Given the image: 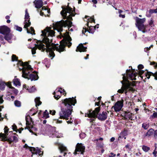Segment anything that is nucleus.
Masks as SVG:
<instances>
[{
    "instance_id": "nucleus-1",
    "label": "nucleus",
    "mask_w": 157,
    "mask_h": 157,
    "mask_svg": "<svg viewBox=\"0 0 157 157\" xmlns=\"http://www.w3.org/2000/svg\"><path fill=\"white\" fill-rule=\"evenodd\" d=\"M62 10L60 13L64 19H67L65 21L62 20L55 24H53L54 29L57 30L58 32L61 33L63 31V27L68 26V29L72 26V23L71 21L73 20L72 17L75 16V10H72V8L69 6V3L67 6H62Z\"/></svg>"
},
{
    "instance_id": "nucleus-2",
    "label": "nucleus",
    "mask_w": 157,
    "mask_h": 157,
    "mask_svg": "<svg viewBox=\"0 0 157 157\" xmlns=\"http://www.w3.org/2000/svg\"><path fill=\"white\" fill-rule=\"evenodd\" d=\"M75 98H66L62 100V103L63 105L61 108V111L59 113L60 119L66 120L69 119L73 111V106H74L77 103V101Z\"/></svg>"
},
{
    "instance_id": "nucleus-3",
    "label": "nucleus",
    "mask_w": 157,
    "mask_h": 157,
    "mask_svg": "<svg viewBox=\"0 0 157 157\" xmlns=\"http://www.w3.org/2000/svg\"><path fill=\"white\" fill-rule=\"evenodd\" d=\"M125 73L122 74L123 76V80L121 81V82L122 84V86L121 89L118 90L117 92L119 93L122 94L125 90V94L128 92L134 93L135 91V89L133 87L136 86L135 82L128 81L125 75Z\"/></svg>"
},
{
    "instance_id": "nucleus-4",
    "label": "nucleus",
    "mask_w": 157,
    "mask_h": 157,
    "mask_svg": "<svg viewBox=\"0 0 157 157\" xmlns=\"http://www.w3.org/2000/svg\"><path fill=\"white\" fill-rule=\"evenodd\" d=\"M51 28L47 27L43 31H42V34L41 35L44 36V38L43 40V43L45 44L48 43H51L52 41V39H49L48 37L49 36L52 37L55 36V31L51 29Z\"/></svg>"
},
{
    "instance_id": "nucleus-5",
    "label": "nucleus",
    "mask_w": 157,
    "mask_h": 157,
    "mask_svg": "<svg viewBox=\"0 0 157 157\" xmlns=\"http://www.w3.org/2000/svg\"><path fill=\"white\" fill-rule=\"evenodd\" d=\"M46 44V47H47V49H46L47 52H49V56L50 57H52V59L55 56L54 52V51L56 50L57 51L61 53V52L64 51H63V49L60 47L59 46H58V44H55L53 43L51 44L48 43L45 44Z\"/></svg>"
},
{
    "instance_id": "nucleus-6",
    "label": "nucleus",
    "mask_w": 157,
    "mask_h": 157,
    "mask_svg": "<svg viewBox=\"0 0 157 157\" xmlns=\"http://www.w3.org/2000/svg\"><path fill=\"white\" fill-rule=\"evenodd\" d=\"M145 21V19L144 18H140L137 17L136 20V25L139 30L141 31L143 33L147 32L146 30L147 26L144 25V23Z\"/></svg>"
},
{
    "instance_id": "nucleus-7",
    "label": "nucleus",
    "mask_w": 157,
    "mask_h": 157,
    "mask_svg": "<svg viewBox=\"0 0 157 157\" xmlns=\"http://www.w3.org/2000/svg\"><path fill=\"white\" fill-rule=\"evenodd\" d=\"M71 37L69 35H68V36L64 38L60 42V44L59 46L62 48V49H63V51H66L65 47L66 46H68V48H70L71 46L72 43L71 42Z\"/></svg>"
},
{
    "instance_id": "nucleus-8",
    "label": "nucleus",
    "mask_w": 157,
    "mask_h": 157,
    "mask_svg": "<svg viewBox=\"0 0 157 157\" xmlns=\"http://www.w3.org/2000/svg\"><path fill=\"white\" fill-rule=\"evenodd\" d=\"M100 110V106L95 108L94 110L93 111L92 109L88 110V113L85 114V117H93L94 118H97L98 114Z\"/></svg>"
},
{
    "instance_id": "nucleus-9",
    "label": "nucleus",
    "mask_w": 157,
    "mask_h": 157,
    "mask_svg": "<svg viewBox=\"0 0 157 157\" xmlns=\"http://www.w3.org/2000/svg\"><path fill=\"white\" fill-rule=\"evenodd\" d=\"M150 65H154V68L155 69L157 68V63L154 61L151 62ZM146 71H147V72L145 74V76L147 78L149 79L150 78V76L152 75L154 77V78L155 80H157V71L155 73H153L152 72L148 71L147 70H146Z\"/></svg>"
},
{
    "instance_id": "nucleus-10",
    "label": "nucleus",
    "mask_w": 157,
    "mask_h": 157,
    "mask_svg": "<svg viewBox=\"0 0 157 157\" xmlns=\"http://www.w3.org/2000/svg\"><path fill=\"white\" fill-rule=\"evenodd\" d=\"M123 106V100L117 101L114 104V106H112L111 109L114 108L115 111L116 112L120 111Z\"/></svg>"
},
{
    "instance_id": "nucleus-11",
    "label": "nucleus",
    "mask_w": 157,
    "mask_h": 157,
    "mask_svg": "<svg viewBox=\"0 0 157 157\" xmlns=\"http://www.w3.org/2000/svg\"><path fill=\"white\" fill-rule=\"evenodd\" d=\"M85 149V147L83 146L82 143H78L77 144L75 147V149L74 154L76 155L77 154V152H81L82 154H83Z\"/></svg>"
},
{
    "instance_id": "nucleus-12",
    "label": "nucleus",
    "mask_w": 157,
    "mask_h": 157,
    "mask_svg": "<svg viewBox=\"0 0 157 157\" xmlns=\"http://www.w3.org/2000/svg\"><path fill=\"white\" fill-rule=\"evenodd\" d=\"M55 144L56 146H58V148L60 151V153H62L63 152L64 154L63 155L64 156H65L67 154V152L68 151V150L67 148L63 144L60 143H56Z\"/></svg>"
},
{
    "instance_id": "nucleus-13",
    "label": "nucleus",
    "mask_w": 157,
    "mask_h": 157,
    "mask_svg": "<svg viewBox=\"0 0 157 157\" xmlns=\"http://www.w3.org/2000/svg\"><path fill=\"white\" fill-rule=\"evenodd\" d=\"M10 30L9 28L5 25L0 26V33L6 35L8 33H10Z\"/></svg>"
},
{
    "instance_id": "nucleus-14",
    "label": "nucleus",
    "mask_w": 157,
    "mask_h": 157,
    "mask_svg": "<svg viewBox=\"0 0 157 157\" xmlns=\"http://www.w3.org/2000/svg\"><path fill=\"white\" fill-rule=\"evenodd\" d=\"M37 44H35V46L40 50H42V51L44 52L45 50L46 51L47 49V48H45V46L40 40H37L36 42Z\"/></svg>"
},
{
    "instance_id": "nucleus-15",
    "label": "nucleus",
    "mask_w": 157,
    "mask_h": 157,
    "mask_svg": "<svg viewBox=\"0 0 157 157\" xmlns=\"http://www.w3.org/2000/svg\"><path fill=\"white\" fill-rule=\"evenodd\" d=\"M134 115L129 112L125 111L124 112V120H128V119L131 120H135V119H133Z\"/></svg>"
},
{
    "instance_id": "nucleus-16",
    "label": "nucleus",
    "mask_w": 157,
    "mask_h": 157,
    "mask_svg": "<svg viewBox=\"0 0 157 157\" xmlns=\"http://www.w3.org/2000/svg\"><path fill=\"white\" fill-rule=\"evenodd\" d=\"M107 113L106 112L103 111L102 112V113H98L97 118L100 121H104L106 120L107 117Z\"/></svg>"
},
{
    "instance_id": "nucleus-17",
    "label": "nucleus",
    "mask_w": 157,
    "mask_h": 157,
    "mask_svg": "<svg viewBox=\"0 0 157 157\" xmlns=\"http://www.w3.org/2000/svg\"><path fill=\"white\" fill-rule=\"evenodd\" d=\"M96 26H90V27L89 28V29H86V28H83V30L82 31V33L85 34V33L86 32H88L90 33L93 34L94 30L95 29Z\"/></svg>"
},
{
    "instance_id": "nucleus-18",
    "label": "nucleus",
    "mask_w": 157,
    "mask_h": 157,
    "mask_svg": "<svg viewBox=\"0 0 157 157\" xmlns=\"http://www.w3.org/2000/svg\"><path fill=\"white\" fill-rule=\"evenodd\" d=\"M25 120L26 121V125L27 126L25 128V129H29L30 132L32 133V134H34L35 135L37 136L36 133L34 132L31 129L30 126H29V125H31V123H30V121L28 120V119L27 117H25Z\"/></svg>"
},
{
    "instance_id": "nucleus-19",
    "label": "nucleus",
    "mask_w": 157,
    "mask_h": 157,
    "mask_svg": "<svg viewBox=\"0 0 157 157\" xmlns=\"http://www.w3.org/2000/svg\"><path fill=\"white\" fill-rule=\"evenodd\" d=\"M87 48L86 47H85L83 44H79L77 47L76 51L77 52H85L86 51Z\"/></svg>"
},
{
    "instance_id": "nucleus-20",
    "label": "nucleus",
    "mask_w": 157,
    "mask_h": 157,
    "mask_svg": "<svg viewBox=\"0 0 157 157\" xmlns=\"http://www.w3.org/2000/svg\"><path fill=\"white\" fill-rule=\"evenodd\" d=\"M4 130L5 134L2 133L0 134V137L3 138L2 140H4V139H5L6 138V136H7L8 135V132L9 131V128H8L7 126H5Z\"/></svg>"
},
{
    "instance_id": "nucleus-21",
    "label": "nucleus",
    "mask_w": 157,
    "mask_h": 157,
    "mask_svg": "<svg viewBox=\"0 0 157 157\" xmlns=\"http://www.w3.org/2000/svg\"><path fill=\"white\" fill-rule=\"evenodd\" d=\"M22 70V77L29 80L28 76H29V74L30 73L29 70H26L25 69H23Z\"/></svg>"
},
{
    "instance_id": "nucleus-22",
    "label": "nucleus",
    "mask_w": 157,
    "mask_h": 157,
    "mask_svg": "<svg viewBox=\"0 0 157 157\" xmlns=\"http://www.w3.org/2000/svg\"><path fill=\"white\" fill-rule=\"evenodd\" d=\"M33 72L34 73L36 74V75L33 74H30L29 75V79H30L31 81L34 80H37L39 78V77L37 75L38 72L35 71H34Z\"/></svg>"
},
{
    "instance_id": "nucleus-23",
    "label": "nucleus",
    "mask_w": 157,
    "mask_h": 157,
    "mask_svg": "<svg viewBox=\"0 0 157 157\" xmlns=\"http://www.w3.org/2000/svg\"><path fill=\"white\" fill-rule=\"evenodd\" d=\"M35 7L37 9H39L43 6V2L41 0H35L34 2Z\"/></svg>"
},
{
    "instance_id": "nucleus-24",
    "label": "nucleus",
    "mask_w": 157,
    "mask_h": 157,
    "mask_svg": "<svg viewBox=\"0 0 157 157\" xmlns=\"http://www.w3.org/2000/svg\"><path fill=\"white\" fill-rule=\"evenodd\" d=\"M155 131L153 129L151 128L146 133L144 134L143 136L144 137H145L146 136L149 137L152 135L153 133L154 134Z\"/></svg>"
},
{
    "instance_id": "nucleus-25",
    "label": "nucleus",
    "mask_w": 157,
    "mask_h": 157,
    "mask_svg": "<svg viewBox=\"0 0 157 157\" xmlns=\"http://www.w3.org/2000/svg\"><path fill=\"white\" fill-rule=\"evenodd\" d=\"M134 71L132 72L131 73H129L127 75L129 78L132 80H136V77L138 74V72H135V73H134Z\"/></svg>"
},
{
    "instance_id": "nucleus-26",
    "label": "nucleus",
    "mask_w": 157,
    "mask_h": 157,
    "mask_svg": "<svg viewBox=\"0 0 157 157\" xmlns=\"http://www.w3.org/2000/svg\"><path fill=\"white\" fill-rule=\"evenodd\" d=\"M60 89L61 90L62 88H59L58 91H56V92H54L53 93V94L54 95V97L56 100H58L60 98L61 96L57 94H58L59 92H60L61 94L62 93V92L60 90Z\"/></svg>"
},
{
    "instance_id": "nucleus-27",
    "label": "nucleus",
    "mask_w": 157,
    "mask_h": 157,
    "mask_svg": "<svg viewBox=\"0 0 157 157\" xmlns=\"http://www.w3.org/2000/svg\"><path fill=\"white\" fill-rule=\"evenodd\" d=\"M12 38V35L11 34H10V33H8L7 34H6L5 35V36H4V38L5 39L8 41L9 42L11 43V42H10L9 41L11 40V39Z\"/></svg>"
},
{
    "instance_id": "nucleus-28",
    "label": "nucleus",
    "mask_w": 157,
    "mask_h": 157,
    "mask_svg": "<svg viewBox=\"0 0 157 157\" xmlns=\"http://www.w3.org/2000/svg\"><path fill=\"white\" fill-rule=\"evenodd\" d=\"M24 24L25 25H24V28L26 30H27V29H28V27L30 26L31 25V22L30 21V20L28 19L27 21H24Z\"/></svg>"
},
{
    "instance_id": "nucleus-29",
    "label": "nucleus",
    "mask_w": 157,
    "mask_h": 157,
    "mask_svg": "<svg viewBox=\"0 0 157 157\" xmlns=\"http://www.w3.org/2000/svg\"><path fill=\"white\" fill-rule=\"evenodd\" d=\"M25 66L23 69L31 70L32 69L31 65H29V63L27 62H25Z\"/></svg>"
},
{
    "instance_id": "nucleus-30",
    "label": "nucleus",
    "mask_w": 157,
    "mask_h": 157,
    "mask_svg": "<svg viewBox=\"0 0 157 157\" xmlns=\"http://www.w3.org/2000/svg\"><path fill=\"white\" fill-rule=\"evenodd\" d=\"M35 101L36 104V107H37V106L40 105L42 103V102L40 101V98L39 97L36 98L35 99Z\"/></svg>"
},
{
    "instance_id": "nucleus-31",
    "label": "nucleus",
    "mask_w": 157,
    "mask_h": 157,
    "mask_svg": "<svg viewBox=\"0 0 157 157\" xmlns=\"http://www.w3.org/2000/svg\"><path fill=\"white\" fill-rule=\"evenodd\" d=\"M14 84L15 86H20L21 84L19 81V80L18 78H14L13 80Z\"/></svg>"
},
{
    "instance_id": "nucleus-32",
    "label": "nucleus",
    "mask_w": 157,
    "mask_h": 157,
    "mask_svg": "<svg viewBox=\"0 0 157 157\" xmlns=\"http://www.w3.org/2000/svg\"><path fill=\"white\" fill-rule=\"evenodd\" d=\"M149 127V124L147 122H144L142 124V127L145 130L147 129Z\"/></svg>"
},
{
    "instance_id": "nucleus-33",
    "label": "nucleus",
    "mask_w": 157,
    "mask_h": 157,
    "mask_svg": "<svg viewBox=\"0 0 157 157\" xmlns=\"http://www.w3.org/2000/svg\"><path fill=\"white\" fill-rule=\"evenodd\" d=\"M30 31L29 30V29H27V33H30L32 35H35V31L34 29V28L32 27H30Z\"/></svg>"
},
{
    "instance_id": "nucleus-34",
    "label": "nucleus",
    "mask_w": 157,
    "mask_h": 157,
    "mask_svg": "<svg viewBox=\"0 0 157 157\" xmlns=\"http://www.w3.org/2000/svg\"><path fill=\"white\" fill-rule=\"evenodd\" d=\"M6 85V83L4 82H0V89L2 90H3Z\"/></svg>"
},
{
    "instance_id": "nucleus-35",
    "label": "nucleus",
    "mask_w": 157,
    "mask_h": 157,
    "mask_svg": "<svg viewBox=\"0 0 157 157\" xmlns=\"http://www.w3.org/2000/svg\"><path fill=\"white\" fill-rule=\"evenodd\" d=\"M43 117L44 118L47 119L49 117V113L47 110H45L43 113Z\"/></svg>"
},
{
    "instance_id": "nucleus-36",
    "label": "nucleus",
    "mask_w": 157,
    "mask_h": 157,
    "mask_svg": "<svg viewBox=\"0 0 157 157\" xmlns=\"http://www.w3.org/2000/svg\"><path fill=\"white\" fill-rule=\"evenodd\" d=\"M17 61H18V63H17V65H19L20 66H22V69H20V71H21V70H22L24 67V66H25V62H23L21 60H17Z\"/></svg>"
},
{
    "instance_id": "nucleus-37",
    "label": "nucleus",
    "mask_w": 157,
    "mask_h": 157,
    "mask_svg": "<svg viewBox=\"0 0 157 157\" xmlns=\"http://www.w3.org/2000/svg\"><path fill=\"white\" fill-rule=\"evenodd\" d=\"M153 13V12L152 9H150L148 11H147L146 13V16L148 17H151L152 14Z\"/></svg>"
},
{
    "instance_id": "nucleus-38",
    "label": "nucleus",
    "mask_w": 157,
    "mask_h": 157,
    "mask_svg": "<svg viewBox=\"0 0 157 157\" xmlns=\"http://www.w3.org/2000/svg\"><path fill=\"white\" fill-rule=\"evenodd\" d=\"M25 21H27L28 19L30 20V18H29V14L27 11V9H26L25 10Z\"/></svg>"
},
{
    "instance_id": "nucleus-39",
    "label": "nucleus",
    "mask_w": 157,
    "mask_h": 157,
    "mask_svg": "<svg viewBox=\"0 0 157 157\" xmlns=\"http://www.w3.org/2000/svg\"><path fill=\"white\" fill-rule=\"evenodd\" d=\"M27 90L30 93H33L36 90V89L35 86H33L31 88H27Z\"/></svg>"
},
{
    "instance_id": "nucleus-40",
    "label": "nucleus",
    "mask_w": 157,
    "mask_h": 157,
    "mask_svg": "<svg viewBox=\"0 0 157 157\" xmlns=\"http://www.w3.org/2000/svg\"><path fill=\"white\" fill-rule=\"evenodd\" d=\"M13 140L11 137H10L8 138H7V136H6V138L5 139H4V140H2V141H7L8 142L9 144H10L11 143L13 142Z\"/></svg>"
},
{
    "instance_id": "nucleus-41",
    "label": "nucleus",
    "mask_w": 157,
    "mask_h": 157,
    "mask_svg": "<svg viewBox=\"0 0 157 157\" xmlns=\"http://www.w3.org/2000/svg\"><path fill=\"white\" fill-rule=\"evenodd\" d=\"M142 149L145 152L148 151L150 150V148L145 145L142 146Z\"/></svg>"
},
{
    "instance_id": "nucleus-42",
    "label": "nucleus",
    "mask_w": 157,
    "mask_h": 157,
    "mask_svg": "<svg viewBox=\"0 0 157 157\" xmlns=\"http://www.w3.org/2000/svg\"><path fill=\"white\" fill-rule=\"evenodd\" d=\"M21 102L17 100H16L14 101V105L16 106L20 107L21 106Z\"/></svg>"
},
{
    "instance_id": "nucleus-43",
    "label": "nucleus",
    "mask_w": 157,
    "mask_h": 157,
    "mask_svg": "<svg viewBox=\"0 0 157 157\" xmlns=\"http://www.w3.org/2000/svg\"><path fill=\"white\" fill-rule=\"evenodd\" d=\"M29 149L30 151L32 153V155L35 154V152H36V149L34 147H30Z\"/></svg>"
},
{
    "instance_id": "nucleus-44",
    "label": "nucleus",
    "mask_w": 157,
    "mask_h": 157,
    "mask_svg": "<svg viewBox=\"0 0 157 157\" xmlns=\"http://www.w3.org/2000/svg\"><path fill=\"white\" fill-rule=\"evenodd\" d=\"M18 60V57L16 55L13 54L12 56V61H17Z\"/></svg>"
},
{
    "instance_id": "nucleus-45",
    "label": "nucleus",
    "mask_w": 157,
    "mask_h": 157,
    "mask_svg": "<svg viewBox=\"0 0 157 157\" xmlns=\"http://www.w3.org/2000/svg\"><path fill=\"white\" fill-rule=\"evenodd\" d=\"M151 118L152 119L157 118V112H154L152 115H151L150 117V118Z\"/></svg>"
},
{
    "instance_id": "nucleus-46",
    "label": "nucleus",
    "mask_w": 157,
    "mask_h": 157,
    "mask_svg": "<svg viewBox=\"0 0 157 157\" xmlns=\"http://www.w3.org/2000/svg\"><path fill=\"white\" fill-rule=\"evenodd\" d=\"M94 16H93V17H90V18L88 19V22H90L91 23L93 22L95 23V20L94 19Z\"/></svg>"
},
{
    "instance_id": "nucleus-47",
    "label": "nucleus",
    "mask_w": 157,
    "mask_h": 157,
    "mask_svg": "<svg viewBox=\"0 0 157 157\" xmlns=\"http://www.w3.org/2000/svg\"><path fill=\"white\" fill-rule=\"evenodd\" d=\"M86 136V134L84 132H81L79 134V136L81 139L84 138Z\"/></svg>"
},
{
    "instance_id": "nucleus-48",
    "label": "nucleus",
    "mask_w": 157,
    "mask_h": 157,
    "mask_svg": "<svg viewBox=\"0 0 157 157\" xmlns=\"http://www.w3.org/2000/svg\"><path fill=\"white\" fill-rule=\"evenodd\" d=\"M13 130L17 132L18 131V129H17V127L15 124H14L13 125H12Z\"/></svg>"
},
{
    "instance_id": "nucleus-49",
    "label": "nucleus",
    "mask_w": 157,
    "mask_h": 157,
    "mask_svg": "<svg viewBox=\"0 0 157 157\" xmlns=\"http://www.w3.org/2000/svg\"><path fill=\"white\" fill-rule=\"evenodd\" d=\"M11 82H8L7 83H6V85L10 89H15V88L12 86Z\"/></svg>"
},
{
    "instance_id": "nucleus-50",
    "label": "nucleus",
    "mask_w": 157,
    "mask_h": 157,
    "mask_svg": "<svg viewBox=\"0 0 157 157\" xmlns=\"http://www.w3.org/2000/svg\"><path fill=\"white\" fill-rule=\"evenodd\" d=\"M41 152V151H40V150L38 148H37V149L36 150V152H35V154L37 155L38 154L39 155H41V153H40Z\"/></svg>"
},
{
    "instance_id": "nucleus-51",
    "label": "nucleus",
    "mask_w": 157,
    "mask_h": 157,
    "mask_svg": "<svg viewBox=\"0 0 157 157\" xmlns=\"http://www.w3.org/2000/svg\"><path fill=\"white\" fill-rule=\"evenodd\" d=\"M15 27L16 28V30L19 32H21L22 30V28L21 27H19L18 25H15Z\"/></svg>"
},
{
    "instance_id": "nucleus-52",
    "label": "nucleus",
    "mask_w": 157,
    "mask_h": 157,
    "mask_svg": "<svg viewBox=\"0 0 157 157\" xmlns=\"http://www.w3.org/2000/svg\"><path fill=\"white\" fill-rule=\"evenodd\" d=\"M13 142H14L15 143H16L18 141V140L17 138V137L15 136H13Z\"/></svg>"
},
{
    "instance_id": "nucleus-53",
    "label": "nucleus",
    "mask_w": 157,
    "mask_h": 157,
    "mask_svg": "<svg viewBox=\"0 0 157 157\" xmlns=\"http://www.w3.org/2000/svg\"><path fill=\"white\" fill-rule=\"evenodd\" d=\"M31 129L33 131H37V128L35 127H34L33 125L30 126Z\"/></svg>"
},
{
    "instance_id": "nucleus-54",
    "label": "nucleus",
    "mask_w": 157,
    "mask_h": 157,
    "mask_svg": "<svg viewBox=\"0 0 157 157\" xmlns=\"http://www.w3.org/2000/svg\"><path fill=\"white\" fill-rule=\"evenodd\" d=\"M144 68V66L142 64H139L138 66V68L139 70H140Z\"/></svg>"
},
{
    "instance_id": "nucleus-55",
    "label": "nucleus",
    "mask_w": 157,
    "mask_h": 157,
    "mask_svg": "<svg viewBox=\"0 0 157 157\" xmlns=\"http://www.w3.org/2000/svg\"><path fill=\"white\" fill-rule=\"evenodd\" d=\"M139 71H138V74H139V75L140 76H141V75H142L144 73V71L143 70H139Z\"/></svg>"
},
{
    "instance_id": "nucleus-56",
    "label": "nucleus",
    "mask_w": 157,
    "mask_h": 157,
    "mask_svg": "<svg viewBox=\"0 0 157 157\" xmlns=\"http://www.w3.org/2000/svg\"><path fill=\"white\" fill-rule=\"evenodd\" d=\"M36 48H34L32 49V52L33 55H34L36 53Z\"/></svg>"
},
{
    "instance_id": "nucleus-57",
    "label": "nucleus",
    "mask_w": 157,
    "mask_h": 157,
    "mask_svg": "<svg viewBox=\"0 0 157 157\" xmlns=\"http://www.w3.org/2000/svg\"><path fill=\"white\" fill-rule=\"evenodd\" d=\"M50 114H52L53 115H55L56 113V111L55 110H50L49 111Z\"/></svg>"
},
{
    "instance_id": "nucleus-58",
    "label": "nucleus",
    "mask_w": 157,
    "mask_h": 157,
    "mask_svg": "<svg viewBox=\"0 0 157 157\" xmlns=\"http://www.w3.org/2000/svg\"><path fill=\"white\" fill-rule=\"evenodd\" d=\"M69 35V32L67 31H66V32L64 34V38H65L68 36Z\"/></svg>"
},
{
    "instance_id": "nucleus-59",
    "label": "nucleus",
    "mask_w": 157,
    "mask_h": 157,
    "mask_svg": "<svg viewBox=\"0 0 157 157\" xmlns=\"http://www.w3.org/2000/svg\"><path fill=\"white\" fill-rule=\"evenodd\" d=\"M154 136L155 139H157V129L155 130Z\"/></svg>"
},
{
    "instance_id": "nucleus-60",
    "label": "nucleus",
    "mask_w": 157,
    "mask_h": 157,
    "mask_svg": "<svg viewBox=\"0 0 157 157\" xmlns=\"http://www.w3.org/2000/svg\"><path fill=\"white\" fill-rule=\"evenodd\" d=\"M26 117H27L28 119H29V121H30V122H32L33 123V121L32 118L29 115H28V116H26Z\"/></svg>"
},
{
    "instance_id": "nucleus-61",
    "label": "nucleus",
    "mask_w": 157,
    "mask_h": 157,
    "mask_svg": "<svg viewBox=\"0 0 157 157\" xmlns=\"http://www.w3.org/2000/svg\"><path fill=\"white\" fill-rule=\"evenodd\" d=\"M110 154L111 155H109V157H114L116 155V154H114V153L113 152L110 153Z\"/></svg>"
},
{
    "instance_id": "nucleus-62",
    "label": "nucleus",
    "mask_w": 157,
    "mask_h": 157,
    "mask_svg": "<svg viewBox=\"0 0 157 157\" xmlns=\"http://www.w3.org/2000/svg\"><path fill=\"white\" fill-rule=\"evenodd\" d=\"M153 24V21L152 19H151L149 23V25H150V26H151V25Z\"/></svg>"
},
{
    "instance_id": "nucleus-63",
    "label": "nucleus",
    "mask_w": 157,
    "mask_h": 157,
    "mask_svg": "<svg viewBox=\"0 0 157 157\" xmlns=\"http://www.w3.org/2000/svg\"><path fill=\"white\" fill-rule=\"evenodd\" d=\"M126 75H128L129 73H131V70L130 69L127 70L126 71Z\"/></svg>"
},
{
    "instance_id": "nucleus-64",
    "label": "nucleus",
    "mask_w": 157,
    "mask_h": 157,
    "mask_svg": "<svg viewBox=\"0 0 157 157\" xmlns=\"http://www.w3.org/2000/svg\"><path fill=\"white\" fill-rule=\"evenodd\" d=\"M23 128L21 127L20 128V129L19 130H18V131L19 132V133H21V131L22 130H23Z\"/></svg>"
}]
</instances>
